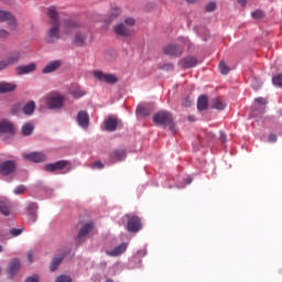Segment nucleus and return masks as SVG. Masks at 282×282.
Segmentation results:
<instances>
[{"label": "nucleus", "mask_w": 282, "mask_h": 282, "mask_svg": "<svg viewBox=\"0 0 282 282\" xmlns=\"http://www.w3.org/2000/svg\"><path fill=\"white\" fill-rule=\"evenodd\" d=\"M47 17L51 28L46 33V39L48 43H56L61 39V19L58 18L56 8L50 7L47 9Z\"/></svg>", "instance_id": "1"}, {"label": "nucleus", "mask_w": 282, "mask_h": 282, "mask_svg": "<svg viewBox=\"0 0 282 282\" xmlns=\"http://www.w3.org/2000/svg\"><path fill=\"white\" fill-rule=\"evenodd\" d=\"M45 105L52 111H61L65 107V96L58 91H51L45 97Z\"/></svg>", "instance_id": "2"}, {"label": "nucleus", "mask_w": 282, "mask_h": 282, "mask_svg": "<svg viewBox=\"0 0 282 282\" xmlns=\"http://www.w3.org/2000/svg\"><path fill=\"white\" fill-rule=\"evenodd\" d=\"M133 25H135V19L126 18L124 22H120L113 26V32L117 36L128 39L129 36H133Z\"/></svg>", "instance_id": "3"}, {"label": "nucleus", "mask_w": 282, "mask_h": 282, "mask_svg": "<svg viewBox=\"0 0 282 282\" xmlns=\"http://www.w3.org/2000/svg\"><path fill=\"white\" fill-rule=\"evenodd\" d=\"M184 47L191 50V41L186 37H180L177 45L169 44L164 47V54L167 56H182L184 54Z\"/></svg>", "instance_id": "4"}, {"label": "nucleus", "mask_w": 282, "mask_h": 282, "mask_svg": "<svg viewBox=\"0 0 282 282\" xmlns=\"http://www.w3.org/2000/svg\"><path fill=\"white\" fill-rule=\"evenodd\" d=\"M153 122L169 127L170 131H175V123L173 122V115L166 110H161L153 116Z\"/></svg>", "instance_id": "5"}, {"label": "nucleus", "mask_w": 282, "mask_h": 282, "mask_svg": "<svg viewBox=\"0 0 282 282\" xmlns=\"http://www.w3.org/2000/svg\"><path fill=\"white\" fill-rule=\"evenodd\" d=\"M94 235H96V226L94 225V223H86L79 230L75 239V242L77 246H80L85 243V241H87V239L91 238Z\"/></svg>", "instance_id": "6"}, {"label": "nucleus", "mask_w": 282, "mask_h": 282, "mask_svg": "<svg viewBox=\"0 0 282 282\" xmlns=\"http://www.w3.org/2000/svg\"><path fill=\"white\" fill-rule=\"evenodd\" d=\"M0 23H6L10 32H17V28H19L17 17H14L12 12L6 10H0Z\"/></svg>", "instance_id": "7"}, {"label": "nucleus", "mask_w": 282, "mask_h": 282, "mask_svg": "<svg viewBox=\"0 0 282 282\" xmlns=\"http://www.w3.org/2000/svg\"><path fill=\"white\" fill-rule=\"evenodd\" d=\"M94 78L99 80V83H107L108 85H116L118 83V76L115 74L105 73L102 70H94Z\"/></svg>", "instance_id": "8"}, {"label": "nucleus", "mask_w": 282, "mask_h": 282, "mask_svg": "<svg viewBox=\"0 0 282 282\" xmlns=\"http://www.w3.org/2000/svg\"><path fill=\"white\" fill-rule=\"evenodd\" d=\"M128 220V232H140L142 230V219L135 215H126Z\"/></svg>", "instance_id": "9"}, {"label": "nucleus", "mask_w": 282, "mask_h": 282, "mask_svg": "<svg viewBox=\"0 0 282 282\" xmlns=\"http://www.w3.org/2000/svg\"><path fill=\"white\" fill-rule=\"evenodd\" d=\"M17 171V163L14 161H4L0 163V175L8 177L11 173Z\"/></svg>", "instance_id": "10"}, {"label": "nucleus", "mask_w": 282, "mask_h": 282, "mask_svg": "<svg viewBox=\"0 0 282 282\" xmlns=\"http://www.w3.org/2000/svg\"><path fill=\"white\" fill-rule=\"evenodd\" d=\"M23 158L24 160H29V162H35V163L45 162V160H47V155H45V153L43 152L24 153Z\"/></svg>", "instance_id": "11"}, {"label": "nucleus", "mask_w": 282, "mask_h": 282, "mask_svg": "<svg viewBox=\"0 0 282 282\" xmlns=\"http://www.w3.org/2000/svg\"><path fill=\"white\" fill-rule=\"evenodd\" d=\"M197 57L186 56L178 62V65L182 69H191L193 67H197Z\"/></svg>", "instance_id": "12"}, {"label": "nucleus", "mask_w": 282, "mask_h": 282, "mask_svg": "<svg viewBox=\"0 0 282 282\" xmlns=\"http://www.w3.org/2000/svg\"><path fill=\"white\" fill-rule=\"evenodd\" d=\"M77 123L82 129H89V113L85 110H80L76 118Z\"/></svg>", "instance_id": "13"}, {"label": "nucleus", "mask_w": 282, "mask_h": 282, "mask_svg": "<svg viewBox=\"0 0 282 282\" xmlns=\"http://www.w3.org/2000/svg\"><path fill=\"white\" fill-rule=\"evenodd\" d=\"M67 166L65 161H57L55 163H48L44 166V171L47 173H56V171H63Z\"/></svg>", "instance_id": "14"}, {"label": "nucleus", "mask_w": 282, "mask_h": 282, "mask_svg": "<svg viewBox=\"0 0 282 282\" xmlns=\"http://www.w3.org/2000/svg\"><path fill=\"white\" fill-rule=\"evenodd\" d=\"M61 65H63V62L61 59L48 62L42 69V74H53V72L58 70Z\"/></svg>", "instance_id": "15"}, {"label": "nucleus", "mask_w": 282, "mask_h": 282, "mask_svg": "<svg viewBox=\"0 0 282 282\" xmlns=\"http://www.w3.org/2000/svg\"><path fill=\"white\" fill-rule=\"evenodd\" d=\"M14 124L10 121H0V135H14Z\"/></svg>", "instance_id": "16"}, {"label": "nucleus", "mask_w": 282, "mask_h": 282, "mask_svg": "<svg viewBox=\"0 0 282 282\" xmlns=\"http://www.w3.org/2000/svg\"><path fill=\"white\" fill-rule=\"evenodd\" d=\"M18 76H24L25 74H32V72H36V65L34 63H31L29 65L24 66H18L15 68Z\"/></svg>", "instance_id": "17"}, {"label": "nucleus", "mask_w": 282, "mask_h": 282, "mask_svg": "<svg viewBox=\"0 0 282 282\" xmlns=\"http://www.w3.org/2000/svg\"><path fill=\"white\" fill-rule=\"evenodd\" d=\"M26 210L30 215V220L32 221V224H34V221H36L39 217V215H36L39 210V205L36 203L29 202L26 203Z\"/></svg>", "instance_id": "18"}, {"label": "nucleus", "mask_w": 282, "mask_h": 282, "mask_svg": "<svg viewBox=\"0 0 282 282\" xmlns=\"http://www.w3.org/2000/svg\"><path fill=\"white\" fill-rule=\"evenodd\" d=\"M127 246H128L127 243L122 242L115 249H112L110 251H106V254L108 257H120V254H123L124 252H127Z\"/></svg>", "instance_id": "19"}, {"label": "nucleus", "mask_w": 282, "mask_h": 282, "mask_svg": "<svg viewBox=\"0 0 282 282\" xmlns=\"http://www.w3.org/2000/svg\"><path fill=\"white\" fill-rule=\"evenodd\" d=\"M73 43L76 45V47H83L85 43H87V34L83 32L75 33Z\"/></svg>", "instance_id": "20"}, {"label": "nucleus", "mask_w": 282, "mask_h": 282, "mask_svg": "<svg viewBox=\"0 0 282 282\" xmlns=\"http://www.w3.org/2000/svg\"><path fill=\"white\" fill-rule=\"evenodd\" d=\"M72 96H73V98L78 100V98H83V97L87 96V90L85 88H83L82 86H79L78 84H75V85H73Z\"/></svg>", "instance_id": "21"}, {"label": "nucleus", "mask_w": 282, "mask_h": 282, "mask_svg": "<svg viewBox=\"0 0 282 282\" xmlns=\"http://www.w3.org/2000/svg\"><path fill=\"white\" fill-rule=\"evenodd\" d=\"M64 259H65V253H62L59 256H54L50 265L51 272H56V270H58V265L63 263Z\"/></svg>", "instance_id": "22"}, {"label": "nucleus", "mask_w": 282, "mask_h": 282, "mask_svg": "<svg viewBox=\"0 0 282 282\" xmlns=\"http://www.w3.org/2000/svg\"><path fill=\"white\" fill-rule=\"evenodd\" d=\"M106 131H116L118 129V118L109 117L105 120Z\"/></svg>", "instance_id": "23"}, {"label": "nucleus", "mask_w": 282, "mask_h": 282, "mask_svg": "<svg viewBox=\"0 0 282 282\" xmlns=\"http://www.w3.org/2000/svg\"><path fill=\"white\" fill-rule=\"evenodd\" d=\"M20 268L21 262L18 259H14L9 263L7 271L11 276H14V274L19 272Z\"/></svg>", "instance_id": "24"}, {"label": "nucleus", "mask_w": 282, "mask_h": 282, "mask_svg": "<svg viewBox=\"0 0 282 282\" xmlns=\"http://www.w3.org/2000/svg\"><path fill=\"white\" fill-rule=\"evenodd\" d=\"M9 67H11V65H17V63H19V61H21V52L19 51H14L11 54H9V56L6 58Z\"/></svg>", "instance_id": "25"}, {"label": "nucleus", "mask_w": 282, "mask_h": 282, "mask_svg": "<svg viewBox=\"0 0 282 282\" xmlns=\"http://www.w3.org/2000/svg\"><path fill=\"white\" fill-rule=\"evenodd\" d=\"M17 89V85L8 82H0V94H10Z\"/></svg>", "instance_id": "26"}, {"label": "nucleus", "mask_w": 282, "mask_h": 282, "mask_svg": "<svg viewBox=\"0 0 282 282\" xmlns=\"http://www.w3.org/2000/svg\"><path fill=\"white\" fill-rule=\"evenodd\" d=\"M127 158V151L126 150H115L112 154L110 155V160L112 162H122Z\"/></svg>", "instance_id": "27"}, {"label": "nucleus", "mask_w": 282, "mask_h": 282, "mask_svg": "<svg viewBox=\"0 0 282 282\" xmlns=\"http://www.w3.org/2000/svg\"><path fill=\"white\" fill-rule=\"evenodd\" d=\"M0 213L8 217L10 215V200L7 198H0Z\"/></svg>", "instance_id": "28"}, {"label": "nucleus", "mask_w": 282, "mask_h": 282, "mask_svg": "<svg viewBox=\"0 0 282 282\" xmlns=\"http://www.w3.org/2000/svg\"><path fill=\"white\" fill-rule=\"evenodd\" d=\"M210 108L217 109L218 111H224V109H226V104L224 101H221V98L216 97V98L212 99Z\"/></svg>", "instance_id": "29"}, {"label": "nucleus", "mask_w": 282, "mask_h": 282, "mask_svg": "<svg viewBox=\"0 0 282 282\" xmlns=\"http://www.w3.org/2000/svg\"><path fill=\"white\" fill-rule=\"evenodd\" d=\"M197 109H198V111H206V109H208V97H206V95H202L198 98Z\"/></svg>", "instance_id": "30"}, {"label": "nucleus", "mask_w": 282, "mask_h": 282, "mask_svg": "<svg viewBox=\"0 0 282 282\" xmlns=\"http://www.w3.org/2000/svg\"><path fill=\"white\" fill-rule=\"evenodd\" d=\"M34 109H36V104L34 101H30L23 107V113L25 116H32L34 113Z\"/></svg>", "instance_id": "31"}, {"label": "nucleus", "mask_w": 282, "mask_h": 282, "mask_svg": "<svg viewBox=\"0 0 282 282\" xmlns=\"http://www.w3.org/2000/svg\"><path fill=\"white\" fill-rule=\"evenodd\" d=\"M34 132V124L33 123H25L22 127V135H32Z\"/></svg>", "instance_id": "32"}, {"label": "nucleus", "mask_w": 282, "mask_h": 282, "mask_svg": "<svg viewBox=\"0 0 282 282\" xmlns=\"http://www.w3.org/2000/svg\"><path fill=\"white\" fill-rule=\"evenodd\" d=\"M272 85L282 89V73L272 77Z\"/></svg>", "instance_id": "33"}, {"label": "nucleus", "mask_w": 282, "mask_h": 282, "mask_svg": "<svg viewBox=\"0 0 282 282\" xmlns=\"http://www.w3.org/2000/svg\"><path fill=\"white\" fill-rule=\"evenodd\" d=\"M28 191V187L25 185H18L14 189L13 193L14 195H24V193Z\"/></svg>", "instance_id": "34"}, {"label": "nucleus", "mask_w": 282, "mask_h": 282, "mask_svg": "<svg viewBox=\"0 0 282 282\" xmlns=\"http://www.w3.org/2000/svg\"><path fill=\"white\" fill-rule=\"evenodd\" d=\"M137 116H141V118H147L149 116V110L142 106L137 108Z\"/></svg>", "instance_id": "35"}, {"label": "nucleus", "mask_w": 282, "mask_h": 282, "mask_svg": "<svg viewBox=\"0 0 282 282\" xmlns=\"http://www.w3.org/2000/svg\"><path fill=\"white\" fill-rule=\"evenodd\" d=\"M55 282H72V276L62 274L55 279Z\"/></svg>", "instance_id": "36"}, {"label": "nucleus", "mask_w": 282, "mask_h": 282, "mask_svg": "<svg viewBox=\"0 0 282 282\" xmlns=\"http://www.w3.org/2000/svg\"><path fill=\"white\" fill-rule=\"evenodd\" d=\"M219 70H220V74H228V72H230V68H228V65H226L225 62H220L219 63Z\"/></svg>", "instance_id": "37"}, {"label": "nucleus", "mask_w": 282, "mask_h": 282, "mask_svg": "<svg viewBox=\"0 0 282 282\" xmlns=\"http://www.w3.org/2000/svg\"><path fill=\"white\" fill-rule=\"evenodd\" d=\"M251 17L252 19H263V11H261L260 9H257L251 12Z\"/></svg>", "instance_id": "38"}, {"label": "nucleus", "mask_w": 282, "mask_h": 282, "mask_svg": "<svg viewBox=\"0 0 282 282\" xmlns=\"http://www.w3.org/2000/svg\"><path fill=\"white\" fill-rule=\"evenodd\" d=\"M206 12H215V10H217V3L215 2H209L206 7H205Z\"/></svg>", "instance_id": "39"}, {"label": "nucleus", "mask_w": 282, "mask_h": 282, "mask_svg": "<svg viewBox=\"0 0 282 282\" xmlns=\"http://www.w3.org/2000/svg\"><path fill=\"white\" fill-rule=\"evenodd\" d=\"M120 17V9H115V12L111 13L110 19L107 20V23H111L113 19H118Z\"/></svg>", "instance_id": "40"}, {"label": "nucleus", "mask_w": 282, "mask_h": 282, "mask_svg": "<svg viewBox=\"0 0 282 282\" xmlns=\"http://www.w3.org/2000/svg\"><path fill=\"white\" fill-rule=\"evenodd\" d=\"M10 36V31L6 29H0V39H8Z\"/></svg>", "instance_id": "41"}, {"label": "nucleus", "mask_w": 282, "mask_h": 282, "mask_svg": "<svg viewBox=\"0 0 282 282\" xmlns=\"http://www.w3.org/2000/svg\"><path fill=\"white\" fill-rule=\"evenodd\" d=\"M23 232V229H17V228H13L10 230V235L12 237H19V235H21Z\"/></svg>", "instance_id": "42"}, {"label": "nucleus", "mask_w": 282, "mask_h": 282, "mask_svg": "<svg viewBox=\"0 0 282 282\" xmlns=\"http://www.w3.org/2000/svg\"><path fill=\"white\" fill-rule=\"evenodd\" d=\"M10 67V64H8L7 59L0 61V72H3V69H8Z\"/></svg>", "instance_id": "43"}, {"label": "nucleus", "mask_w": 282, "mask_h": 282, "mask_svg": "<svg viewBox=\"0 0 282 282\" xmlns=\"http://www.w3.org/2000/svg\"><path fill=\"white\" fill-rule=\"evenodd\" d=\"M276 140H278L276 134H274V133H270V134H269V137H268V142L274 143V142H276Z\"/></svg>", "instance_id": "44"}, {"label": "nucleus", "mask_w": 282, "mask_h": 282, "mask_svg": "<svg viewBox=\"0 0 282 282\" xmlns=\"http://www.w3.org/2000/svg\"><path fill=\"white\" fill-rule=\"evenodd\" d=\"M64 32L67 33V34H70V32H72V22L70 21L66 22V26H65Z\"/></svg>", "instance_id": "45"}, {"label": "nucleus", "mask_w": 282, "mask_h": 282, "mask_svg": "<svg viewBox=\"0 0 282 282\" xmlns=\"http://www.w3.org/2000/svg\"><path fill=\"white\" fill-rule=\"evenodd\" d=\"M256 102H258V105H268V100L263 97L256 98Z\"/></svg>", "instance_id": "46"}, {"label": "nucleus", "mask_w": 282, "mask_h": 282, "mask_svg": "<svg viewBox=\"0 0 282 282\" xmlns=\"http://www.w3.org/2000/svg\"><path fill=\"white\" fill-rule=\"evenodd\" d=\"M105 165L100 161H96L93 163V169H104Z\"/></svg>", "instance_id": "47"}, {"label": "nucleus", "mask_w": 282, "mask_h": 282, "mask_svg": "<svg viewBox=\"0 0 282 282\" xmlns=\"http://www.w3.org/2000/svg\"><path fill=\"white\" fill-rule=\"evenodd\" d=\"M25 282H39V276L33 275V276H29Z\"/></svg>", "instance_id": "48"}, {"label": "nucleus", "mask_w": 282, "mask_h": 282, "mask_svg": "<svg viewBox=\"0 0 282 282\" xmlns=\"http://www.w3.org/2000/svg\"><path fill=\"white\" fill-rule=\"evenodd\" d=\"M28 261L29 263H32L34 261V254L32 253V251L28 252Z\"/></svg>", "instance_id": "49"}, {"label": "nucleus", "mask_w": 282, "mask_h": 282, "mask_svg": "<svg viewBox=\"0 0 282 282\" xmlns=\"http://www.w3.org/2000/svg\"><path fill=\"white\" fill-rule=\"evenodd\" d=\"M191 105H193V102L191 101V99L185 98L183 101V107H191Z\"/></svg>", "instance_id": "50"}, {"label": "nucleus", "mask_w": 282, "mask_h": 282, "mask_svg": "<svg viewBox=\"0 0 282 282\" xmlns=\"http://www.w3.org/2000/svg\"><path fill=\"white\" fill-rule=\"evenodd\" d=\"M237 3H239L241 8H246V6L248 4V0H237Z\"/></svg>", "instance_id": "51"}, {"label": "nucleus", "mask_w": 282, "mask_h": 282, "mask_svg": "<svg viewBox=\"0 0 282 282\" xmlns=\"http://www.w3.org/2000/svg\"><path fill=\"white\" fill-rule=\"evenodd\" d=\"M220 139H221V142L226 143V141H227L226 133L220 132Z\"/></svg>", "instance_id": "52"}, {"label": "nucleus", "mask_w": 282, "mask_h": 282, "mask_svg": "<svg viewBox=\"0 0 282 282\" xmlns=\"http://www.w3.org/2000/svg\"><path fill=\"white\" fill-rule=\"evenodd\" d=\"M193 183V178L188 177L186 178V184H192Z\"/></svg>", "instance_id": "53"}, {"label": "nucleus", "mask_w": 282, "mask_h": 282, "mask_svg": "<svg viewBox=\"0 0 282 282\" xmlns=\"http://www.w3.org/2000/svg\"><path fill=\"white\" fill-rule=\"evenodd\" d=\"M188 120H189V122H193V121H195V117L194 116H189Z\"/></svg>", "instance_id": "54"}, {"label": "nucleus", "mask_w": 282, "mask_h": 282, "mask_svg": "<svg viewBox=\"0 0 282 282\" xmlns=\"http://www.w3.org/2000/svg\"><path fill=\"white\" fill-rule=\"evenodd\" d=\"M187 1V3H195V1H197V0H186Z\"/></svg>", "instance_id": "55"}, {"label": "nucleus", "mask_w": 282, "mask_h": 282, "mask_svg": "<svg viewBox=\"0 0 282 282\" xmlns=\"http://www.w3.org/2000/svg\"><path fill=\"white\" fill-rule=\"evenodd\" d=\"M0 252H3V246L0 245Z\"/></svg>", "instance_id": "56"}, {"label": "nucleus", "mask_w": 282, "mask_h": 282, "mask_svg": "<svg viewBox=\"0 0 282 282\" xmlns=\"http://www.w3.org/2000/svg\"><path fill=\"white\" fill-rule=\"evenodd\" d=\"M72 26H73V28H75V26H76V24L73 22Z\"/></svg>", "instance_id": "57"}, {"label": "nucleus", "mask_w": 282, "mask_h": 282, "mask_svg": "<svg viewBox=\"0 0 282 282\" xmlns=\"http://www.w3.org/2000/svg\"><path fill=\"white\" fill-rule=\"evenodd\" d=\"M259 87H261V85H259L258 87H254V89H259Z\"/></svg>", "instance_id": "58"}, {"label": "nucleus", "mask_w": 282, "mask_h": 282, "mask_svg": "<svg viewBox=\"0 0 282 282\" xmlns=\"http://www.w3.org/2000/svg\"><path fill=\"white\" fill-rule=\"evenodd\" d=\"M0 273H1V268H0Z\"/></svg>", "instance_id": "59"}]
</instances>
